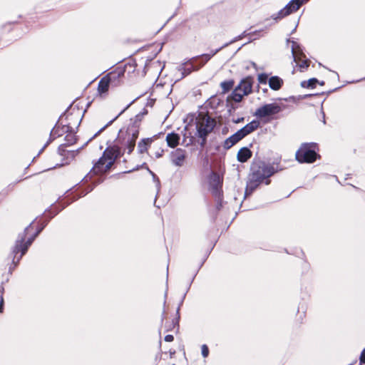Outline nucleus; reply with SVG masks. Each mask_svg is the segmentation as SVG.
Wrapping results in <instances>:
<instances>
[{"instance_id":"cd10ccee","label":"nucleus","mask_w":365,"mask_h":365,"mask_svg":"<svg viewBox=\"0 0 365 365\" xmlns=\"http://www.w3.org/2000/svg\"><path fill=\"white\" fill-rule=\"evenodd\" d=\"M184 72H182V78L189 74L191 72L190 68H183Z\"/></svg>"},{"instance_id":"bb28decb","label":"nucleus","mask_w":365,"mask_h":365,"mask_svg":"<svg viewBox=\"0 0 365 365\" xmlns=\"http://www.w3.org/2000/svg\"><path fill=\"white\" fill-rule=\"evenodd\" d=\"M360 362H361L362 364H365V349L363 350V351L361 354Z\"/></svg>"},{"instance_id":"7c9ffc66","label":"nucleus","mask_w":365,"mask_h":365,"mask_svg":"<svg viewBox=\"0 0 365 365\" xmlns=\"http://www.w3.org/2000/svg\"><path fill=\"white\" fill-rule=\"evenodd\" d=\"M215 53H212L211 56H209V55H205V56L206 57L207 59H209L212 56H214Z\"/></svg>"},{"instance_id":"0eeeda50","label":"nucleus","mask_w":365,"mask_h":365,"mask_svg":"<svg viewBox=\"0 0 365 365\" xmlns=\"http://www.w3.org/2000/svg\"><path fill=\"white\" fill-rule=\"evenodd\" d=\"M126 143H127V149H128V153L130 154L135 144V140L138 137L139 134V128L138 126L133 124L130 125L126 131Z\"/></svg>"},{"instance_id":"9d476101","label":"nucleus","mask_w":365,"mask_h":365,"mask_svg":"<svg viewBox=\"0 0 365 365\" xmlns=\"http://www.w3.org/2000/svg\"><path fill=\"white\" fill-rule=\"evenodd\" d=\"M185 151L182 149L178 148L171 153V161L175 166H182L185 163Z\"/></svg>"},{"instance_id":"dca6fc26","label":"nucleus","mask_w":365,"mask_h":365,"mask_svg":"<svg viewBox=\"0 0 365 365\" xmlns=\"http://www.w3.org/2000/svg\"><path fill=\"white\" fill-rule=\"evenodd\" d=\"M252 156V152L246 147L242 148L237 153V160L241 163L247 161Z\"/></svg>"},{"instance_id":"1a4fd4ad","label":"nucleus","mask_w":365,"mask_h":365,"mask_svg":"<svg viewBox=\"0 0 365 365\" xmlns=\"http://www.w3.org/2000/svg\"><path fill=\"white\" fill-rule=\"evenodd\" d=\"M119 74L116 75L113 73H110L109 74L101 78V80L98 83V91L102 95L108 92L109 88L110 83L116 78V77H119Z\"/></svg>"},{"instance_id":"412c9836","label":"nucleus","mask_w":365,"mask_h":365,"mask_svg":"<svg viewBox=\"0 0 365 365\" xmlns=\"http://www.w3.org/2000/svg\"><path fill=\"white\" fill-rule=\"evenodd\" d=\"M244 96H247V94H242V91L240 92L235 88L232 93V99L235 102H240Z\"/></svg>"},{"instance_id":"aec40b11","label":"nucleus","mask_w":365,"mask_h":365,"mask_svg":"<svg viewBox=\"0 0 365 365\" xmlns=\"http://www.w3.org/2000/svg\"><path fill=\"white\" fill-rule=\"evenodd\" d=\"M209 181L210 186H212V188L215 190H217L221 185L220 177L219 175L215 173H212L210 175Z\"/></svg>"},{"instance_id":"c85d7f7f","label":"nucleus","mask_w":365,"mask_h":365,"mask_svg":"<svg viewBox=\"0 0 365 365\" xmlns=\"http://www.w3.org/2000/svg\"><path fill=\"white\" fill-rule=\"evenodd\" d=\"M2 309H3V297L0 294V312H2Z\"/></svg>"},{"instance_id":"5701e85b","label":"nucleus","mask_w":365,"mask_h":365,"mask_svg":"<svg viewBox=\"0 0 365 365\" xmlns=\"http://www.w3.org/2000/svg\"><path fill=\"white\" fill-rule=\"evenodd\" d=\"M233 86L232 81H224L221 83V87L224 92L228 91Z\"/></svg>"},{"instance_id":"423d86ee","label":"nucleus","mask_w":365,"mask_h":365,"mask_svg":"<svg viewBox=\"0 0 365 365\" xmlns=\"http://www.w3.org/2000/svg\"><path fill=\"white\" fill-rule=\"evenodd\" d=\"M288 46L291 47L292 56L294 61L301 68H306L309 66L307 59H304V56L301 51L299 45L294 41H288Z\"/></svg>"},{"instance_id":"6e6552de","label":"nucleus","mask_w":365,"mask_h":365,"mask_svg":"<svg viewBox=\"0 0 365 365\" xmlns=\"http://www.w3.org/2000/svg\"><path fill=\"white\" fill-rule=\"evenodd\" d=\"M307 0H292L284 9L280 10L277 14V16L274 19H282L296 11H297L301 5Z\"/></svg>"},{"instance_id":"b1692460","label":"nucleus","mask_w":365,"mask_h":365,"mask_svg":"<svg viewBox=\"0 0 365 365\" xmlns=\"http://www.w3.org/2000/svg\"><path fill=\"white\" fill-rule=\"evenodd\" d=\"M257 80L259 83L266 84L267 81H269L268 75L266 73H260L257 76Z\"/></svg>"},{"instance_id":"2eb2a0df","label":"nucleus","mask_w":365,"mask_h":365,"mask_svg":"<svg viewBox=\"0 0 365 365\" xmlns=\"http://www.w3.org/2000/svg\"><path fill=\"white\" fill-rule=\"evenodd\" d=\"M242 139V137L239 130H237L235 133L225 140L224 143V147L227 149H229Z\"/></svg>"},{"instance_id":"f704fd0d","label":"nucleus","mask_w":365,"mask_h":365,"mask_svg":"<svg viewBox=\"0 0 365 365\" xmlns=\"http://www.w3.org/2000/svg\"><path fill=\"white\" fill-rule=\"evenodd\" d=\"M150 173H151V175H153V176H155V175H154V174H153V173H152L151 171H150Z\"/></svg>"},{"instance_id":"39448f33","label":"nucleus","mask_w":365,"mask_h":365,"mask_svg":"<svg viewBox=\"0 0 365 365\" xmlns=\"http://www.w3.org/2000/svg\"><path fill=\"white\" fill-rule=\"evenodd\" d=\"M251 174H256L258 180L261 181L266 180V185L269 183V181L267 179L274 173V168L265 165L264 163H261L257 167L253 166Z\"/></svg>"},{"instance_id":"c9c22d12","label":"nucleus","mask_w":365,"mask_h":365,"mask_svg":"<svg viewBox=\"0 0 365 365\" xmlns=\"http://www.w3.org/2000/svg\"><path fill=\"white\" fill-rule=\"evenodd\" d=\"M360 365H365V364H362L361 362H360Z\"/></svg>"},{"instance_id":"2f4dec72","label":"nucleus","mask_w":365,"mask_h":365,"mask_svg":"<svg viewBox=\"0 0 365 365\" xmlns=\"http://www.w3.org/2000/svg\"><path fill=\"white\" fill-rule=\"evenodd\" d=\"M30 228H31V226H29V227L26 229L25 232H27L30 230Z\"/></svg>"},{"instance_id":"473e14b6","label":"nucleus","mask_w":365,"mask_h":365,"mask_svg":"<svg viewBox=\"0 0 365 365\" xmlns=\"http://www.w3.org/2000/svg\"><path fill=\"white\" fill-rule=\"evenodd\" d=\"M37 235H38V233H36V234H35V235L33 237V238L34 239V237H35L36 236H37ZM31 239H32V237H31Z\"/></svg>"},{"instance_id":"72a5a7b5","label":"nucleus","mask_w":365,"mask_h":365,"mask_svg":"<svg viewBox=\"0 0 365 365\" xmlns=\"http://www.w3.org/2000/svg\"><path fill=\"white\" fill-rule=\"evenodd\" d=\"M37 235H38V233H36V234H35V235L33 237V238L34 239V237H35L36 236H37ZM31 239H32V237H31Z\"/></svg>"},{"instance_id":"f8f14e48","label":"nucleus","mask_w":365,"mask_h":365,"mask_svg":"<svg viewBox=\"0 0 365 365\" xmlns=\"http://www.w3.org/2000/svg\"><path fill=\"white\" fill-rule=\"evenodd\" d=\"M24 238H21V240H18L14 249V252L16 255L18 254L19 252H21L20 255L21 257L26 253L29 246L31 244L32 241L34 240V238L29 239L28 241L25 243H24Z\"/></svg>"},{"instance_id":"393cba45","label":"nucleus","mask_w":365,"mask_h":365,"mask_svg":"<svg viewBox=\"0 0 365 365\" xmlns=\"http://www.w3.org/2000/svg\"><path fill=\"white\" fill-rule=\"evenodd\" d=\"M202 354L204 357H207L208 356V354H209V350H208V347L206 346V345H202Z\"/></svg>"},{"instance_id":"ddd939ff","label":"nucleus","mask_w":365,"mask_h":365,"mask_svg":"<svg viewBox=\"0 0 365 365\" xmlns=\"http://www.w3.org/2000/svg\"><path fill=\"white\" fill-rule=\"evenodd\" d=\"M259 125V123L257 120H252L250 123L247 124L242 128L239 130L242 138L249 135L250 133L255 131Z\"/></svg>"},{"instance_id":"a878e982","label":"nucleus","mask_w":365,"mask_h":365,"mask_svg":"<svg viewBox=\"0 0 365 365\" xmlns=\"http://www.w3.org/2000/svg\"><path fill=\"white\" fill-rule=\"evenodd\" d=\"M174 339V337L173 335L171 334H168L165 336V341H168V342H170V341H173Z\"/></svg>"},{"instance_id":"a211bd4d","label":"nucleus","mask_w":365,"mask_h":365,"mask_svg":"<svg viewBox=\"0 0 365 365\" xmlns=\"http://www.w3.org/2000/svg\"><path fill=\"white\" fill-rule=\"evenodd\" d=\"M180 140V136L178 134L171 133H168L166 136V141L168 143V145L171 148L176 147Z\"/></svg>"},{"instance_id":"f257e3e1","label":"nucleus","mask_w":365,"mask_h":365,"mask_svg":"<svg viewBox=\"0 0 365 365\" xmlns=\"http://www.w3.org/2000/svg\"><path fill=\"white\" fill-rule=\"evenodd\" d=\"M215 126V120L210 117L203 114H199L195 120L190 123L186 128L191 130L194 128L197 134L200 138H205Z\"/></svg>"},{"instance_id":"9b49d317","label":"nucleus","mask_w":365,"mask_h":365,"mask_svg":"<svg viewBox=\"0 0 365 365\" xmlns=\"http://www.w3.org/2000/svg\"><path fill=\"white\" fill-rule=\"evenodd\" d=\"M263 181L258 180L256 174H250L249 177V180L247 184L245 195H248L252 194V192L259 186L260 183Z\"/></svg>"},{"instance_id":"4468645a","label":"nucleus","mask_w":365,"mask_h":365,"mask_svg":"<svg viewBox=\"0 0 365 365\" xmlns=\"http://www.w3.org/2000/svg\"><path fill=\"white\" fill-rule=\"evenodd\" d=\"M252 81L247 78L243 79L236 88L238 89L240 92L242 91V94L248 95L252 91Z\"/></svg>"},{"instance_id":"20e7f679","label":"nucleus","mask_w":365,"mask_h":365,"mask_svg":"<svg viewBox=\"0 0 365 365\" xmlns=\"http://www.w3.org/2000/svg\"><path fill=\"white\" fill-rule=\"evenodd\" d=\"M282 110L281 106L277 103L265 104L257 108L255 115L259 118H264L279 113Z\"/></svg>"},{"instance_id":"4be33fe9","label":"nucleus","mask_w":365,"mask_h":365,"mask_svg":"<svg viewBox=\"0 0 365 365\" xmlns=\"http://www.w3.org/2000/svg\"><path fill=\"white\" fill-rule=\"evenodd\" d=\"M317 80L316 78H311L307 81H303L302 83V87L314 88L315 86Z\"/></svg>"},{"instance_id":"c756f323","label":"nucleus","mask_w":365,"mask_h":365,"mask_svg":"<svg viewBox=\"0 0 365 365\" xmlns=\"http://www.w3.org/2000/svg\"><path fill=\"white\" fill-rule=\"evenodd\" d=\"M243 120H244V118H238V119H237V120H233V122H234L235 123H239L242 122Z\"/></svg>"},{"instance_id":"6ab92c4d","label":"nucleus","mask_w":365,"mask_h":365,"mask_svg":"<svg viewBox=\"0 0 365 365\" xmlns=\"http://www.w3.org/2000/svg\"><path fill=\"white\" fill-rule=\"evenodd\" d=\"M153 142V139L150 138L142 139L138 145V149L139 153H144L148 150V147Z\"/></svg>"},{"instance_id":"f03ea898","label":"nucleus","mask_w":365,"mask_h":365,"mask_svg":"<svg viewBox=\"0 0 365 365\" xmlns=\"http://www.w3.org/2000/svg\"><path fill=\"white\" fill-rule=\"evenodd\" d=\"M120 155V148L116 146L108 148L103 153V156L99 159L94 166L96 173L106 172L113 165L115 159Z\"/></svg>"},{"instance_id":"7ed1b4c3","label":"nucleus","mask_w":365,"mask_h":365,"mask_svg":"<svg viewBox=\"0 0 365 365\" xmlns=\"http://www.w3.org/2000/svg\"><path fill=\"white\" fill-rule=\"evenodd\" d=\"M314 143H304L296 153V159L299 163H313L317 159Z\"/></svg>"},{"instance_id":"f3484780","label":"nucleus","mask_w":365,"mask_h":365,"mask_svg":"<svg viewBox=\"0 0 365 365\" xmlns=\"http://www.w3.org/2000/svg\"><path fill=\"white\" fill-rule=\"evenodd\" d=\"M268 83L271 89L278 91L283 84V80L278 76H272L269 78Z\"/></svg>"}]
</instances>
